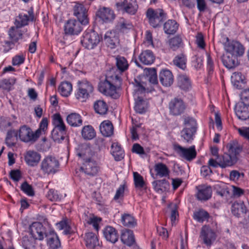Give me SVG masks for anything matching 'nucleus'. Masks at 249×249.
Instances as JSON below:
<instances>
[{"mask_svg": "<svg viewBox=\"0 0 249 249\" xmlns=\"http://www.w3.org/2000/svg\"><path fill=\"white\" fill-rule=\"evenodd\" d=\"M110 77H107L106 79L101 81L98 86L99 90L104 95L111 97L113 99H118L120 94L117 91V87L121 83V78L118 75H115V81Z\"/></svg>", "mask_w": 249, "mask_h": 249, "instance_id": "obj_1", "label": "nucleus"}, {"mask_svg": "<svg viewBox=\"0 0 249 249\" xmlns=\"http://www.w3.org/2000/svg\"><path fill=\"white\" fill-rule=\"evenodd\" d=\"M101 39L102 36L96 32L92 29H88L83 33L81 43L85 49L91 50L99 44Z\"/></svg>", "mask_w": 249, "mask_h": 249, "instance_id": "obj_2", "label": "nucleus"}, {"mask_svg": "<svg viewBox=\"0 0 249 249\" xmlns=\"http://www.w3.org/2000/svg\"><path fill=\"white\" fill-rule=\"evenodd\" d=\"M94 90L92 84L86 79L78 81L77 89L75 94L76 99L81 102H85L89 98Z\"/></svg>", "mask_w": 249, "mask_h": 249, "instance_id": "obj_3", "label": "nucleus"}, {"mask_svg": "<svg viewBox=\"0 0 249 249\" xmlns=\"http://www.w3.org/2000/svg\"><path fill=\"white\" fill-rule=\"evenodd\" d=\"M146 17L149 24L153 28L160 27L166 18V14L162 9L154 10L149 8L146 11Z\"/></svg>", "mask_w": 249, "mask_h": 249, "instance_id": "obj_4", "label": "nucleus"}, {"mask_svg": "<svg viewBox=\"0 0 249 249\" xmlns=\"http://www.w3.org/2000/svg\"><path fill=\"white\" fill-rule=\"evenodd\" d=\"M168 108L171 115L178 116L184 113L186 105L182 99L175 97L169 102Z\"/></svg>", "mask_w": 249, "mask_h": 249, "instance_id": "obj_5", "label": "nucleus"}, {"mask_svg": "<svg viewBox=\"0 0 249 249\" xmlns=\"http://www.w3.org/2000/svg\"><path fill=\"white\" fill-rule=\"evenodd\" d=\"M59 165V161L55 158L48 156L42 160L40 168L43 173L49 175L55 173Z\"/></svg>", "mask_w": 249, "mask_h": 249, "instance_id": "obj_6", "label": "nucleus"}, {"mask_svg": "<svg viewBox=\"0 0 249 249\" xmlns=\"http://www.w3.org/2000/svg\"><path fill=\"white\" fill-rule=\"evenodd\" d=\"M80 170L86 175L93 177L97 174L99 171V167L93 157L84 159Z\"/></svg>", "mask_w": 249, "mask_h": 249, "instance_id": "obj_7", "label": "nucleus"}, {"mask_svg": "<svg viewBox=\"0 0 249 249\" xmlns=\"http://www.w3.org/2000/svg\"><path fill=\"white\" fill-rule=\"evenodd\" d=\"M18 132L19 139L25 142H35L38 138V131L33 132L31 128L26 125L21 126Z\"/></svg>", "mask_w": 249, "mask_h": 249, "instance_id": "obj_8", "label": "nucleus"}, {"mask_svg": "<svg viewBox=\"0 0 249 249\" xmlns=\"http://www.w3.org/2000/svg\"><path fill=\"white\" fill-rule=\"evenodd\" d=\"M174 149L180 157L188 161H192L196 157L197 153L195 145L185 148L177 144L175 145Z\"/></svg>", "mask_w": 249, "mask_h": 249, "instance_id": "obj_9", "label": "nucleus"}, {"mask_svg": "<svg viewBox=\"0 0 249 249\" xmlns=\"http://www.w3.org/2000/svg\"><path fill=\"white\" fill-rule=\"evenodd\" d=\"M200 238L207 247H210L215 240L216 234L209 226L205 225L201 229Z\"/></svg>", "mask_w": 249, "mask_h": 249, "instance_id": "obj_10", "label": "nucleus"}, {"mask_svg": "<svg viewBox=\"0 0 249 249\" xmlns=\"http://www.w3.org/2000/svg\"><path fill=\"white\" fill-rule=\"evenodd\" d=\"M227 42L224 45V48L226 51L230 54L238 56H242L245 51L244 46L239 42L236 41H229V38H227Z\"/></svg>", "mask_w": 249, "mask_h": 249, "instance_id": "obj_11", "label": "nucleus"}, {"mask_svg": "<svg viewBox=\"0 0 249 249\" xmlns=\"http://www.w3.org/2000/svg\"><path fill=\"white\" fill-rule=\"evenodd\" d=\"M82 24L79 20L71 19L67 21L64 26L66 34L69 35H77L82 30Z\"/></svg>", "mask_w": 249, "mask_h": 249, "instance_id": "obj_12", "label": "nucleus"}, {"mask_svg": "<svg viewBox=\"0 0 249 249\" xmlns=\"http://www.w3.org/2000/svg\"><path fill=\"white\" fill-rule=\"evenodd\" d=\"M30 233L32 237L36 240H42L46 236L45 228L40 222H33L29 228Z\"/></svg>", "mask_w": 249, "mask_h": 249, "instance_id": "obj_13", "label": "nucleus"}, {"mask_svg": "<svg viewBox=\"0 0 249 249\" xmlns=\"http://www.w3.org/2000/svg\"><path fill=\"white\" fill-rule=\"evenodd\" d=\"M73 15L80 21L82 25H86L89 23L87 10L84 5L76 3L73 7Z\"/></svg>", "mask_w": 249, "mask_h": 249, "instance_id": "obj_14", "label": "nucleus"}, {"mask_svg": "<svg viewBox=\"0 0 249 249\" xmlns=\"http://www.w3.org/2000/svg\"><path fill=\"white\" fill-rule=\"evenodd\" d=\"M116 5L118 10H122L131 15L135 14L138 7L136 0H124L122 2L117 3Z\"/></svg>", "mask_w": 249, "mask_h": 249, "instance_id": "obj_15", "label": "nucleus"}, {"mask_svg": "<svg viewBox=\"0 0 249 249\" xmlns=\"http://www.w3.org/2000/svg\"><path fill=\"white\" fill-rule=\"evenodd\" d=\"M77 155L83 159L88 158L89 157H93L94 155L89 143H84L80 144L76 148Z\"/></svg>", "mask_w": 249, "mask_h": 249, "instance_id": "obj_16", "label": "nucleus"}, {"mask_svg": "<svg viewBox=\"0 0 249 249\" xmlns=\"http://www.w3.org/2000/svg\"><path fill=\"white\" fill-rule=\"evenodd\" d=\"M47 244L50 249H57L61 246V242L56 232L53 230H50L46 233Z\"/></svg>", "mask_w": 249, "mask_h": 249, "instance_id": "obj_17", "label": "nucleus"}, {"mask_svg": "<svg viewBox=\"0 0 249 249\" xmlns=\"http://www.w3.org/2000/svg\"><path fill=\"white\" fill-rule=\"evenodd\" d=\"M28 15L20 13L16 17L15 24L18 27L21 28L27 25L30 20H33L34 18L33 10L31 9L28 12Z\"/></svg>", "mask_w": 249, "mask_h": 249, "instance_id": "obj_18", "label": "nucleus"}, {"mask_svg": "<svg viewBox=\"0 0 249 249\" xmlns=\"http://www.w3.org/2000/svg\"><path fill=\"white\" fill-rule=\"evenodd\" d=\"M196 196L198 200L206 201L212 196V189L210 186L201 185L196 187Z\"/></svg>", "mask_w": 249, "mask_h": 249, "instance_id": "obj_19", "label": "nucleus"}, {"mask_svg": "<svg viewBox=\"0 0 249 249\" xmlns=\"http://www.w3.org/2000/svg\"><path fill=\"white\" fill-rule=\"evenodd\" d=\"M226 147L229 154L237 161L240 154L243 150L242 146H241L237 141H232L229 142L226 145Z\"/></svg>", "mask_w": 249, "mask_h": 249, "instance_id": "obj_20", "label": "nucleus"}, {"mask_svg": "<svg viewBox=\"0 0 249 249\" xmlns=\"http://www.w3.org/2000/svg\"><path fill=\"white\" fill-rule=\"evenodd\" d=\"M160 81L165 87H170L174 82V77L171 71L168 70H162L159 74Z\"/></svg>", "mask_w": 249, "mask_h": 249, "instance_id": "obj_21", "label": "nucleus"}, {"mask_svg": "<svg viewBox=\"0 0 249 249\" xmlns=\"http://www.w3.org/2000/svg\"><path fill=\"white\" fill-rule=\"evenodd\" d=\"M218 157L220 161V167L222 168L231 167L235 164L237 161L228 151L218 156Z\"/></svg>", "mask_w": 249, "mask_h": 249, "instance_id": "obj_22", "label": "nucleus"}, {"mask_svg": "<svg viewBox=\"0 0 249 249\" xmlns=\"http://www.w3.org/2000/svg\"><path fill=\"white\" fill-rule=\"evenodd\" d=\"M231 211L235 216L240 217L247 213L248 209L243 201H236L232 204Z\"/></svg>", "mask_w": 249, "mask_h": 249, "instance_id": "obj_23", "label": "nucleus"}, {"mask_svg": "<svg viewBox=\"0 0 249 249\" xmlns=\"http://www.w3.org/2000/svg\"><path fill=\"white\" fill-rule=\"evenodd\" d=\"M231 81L233 85L237 89L244 87L246 81L245 77L240 72H235L231 76Z\"/></svg>", "mask_w": 249, "mask_h": 249, "instance_id": "obj_24", "label": "nucleus"}, {"mask_svg": "<svg viewBox=\"0 0 249 249\" xmlns=\"http://www.w3.org/2000/svg\"><path fill=\"white\" fill-rule=\"evenodd\" d=\"M40 154L34 151H28L25 156L26 163L31 166L36 165L40 160Z\"/></svg>", "mask_w": 249, "mask_h": 249, "instance_id": "obj_25", "label": "nucleus"}, {"mask_svg": "<svg viewBox=\"0 0 249 249\" xmlns=\"http://www.w3.org/2000/svg\"><path fill=\"white\" fill-rule=\"evenodd\" d=\"M97 16L106 22L110 21L115 18L113 11L106 7L100 8L97 13Z\"/></svg>", "mask_w": 249, "mask_h": 249, "instance_id": "obj_26", "label": "nucleus"}, {"mask_svg": "<svg viewBox=\"0 0 249 249\" xmlns=\"http://www.w3.org/2000/svg\"><path fill=\"white\" fill-rule=\"evenodd\" d=\"M104 41L108 47L114 49L119 43V38L114 32L108 31L104 36Z\"/></svg>", "mask_w": 249, "mask_h": 249, "instance_id": "obj_27", "label": "nucleus"}, {"mask_svg": "<svg viewBox=\"0 0 249 249\" xmlns=\"http://www.w3.org/2000/svg\"><path fill=\"white\" fill-rule=\"evenodd\" d=\"M103 234L107 240L112 243H115L118 240L117 231L111 226H107L103 230Z\"/></svg>", "mask_w": 249, "mask_h": 249, "instance_id": "obj_28", "label": "nucleus"}, {"mask_svg": "<svg viewBox=\"0 0 249 249\" xmlns=\"http://www.w3.org/2000/svg\"><path fill=\"white\" fill-rule=\"evenodd\" d=\"M140 62L144 65L152 64L155 59V56L152 51L145 50L142 51L139 56Z\"/></svg>", "mask_w": 249, "mask_h": 249, "instance_id": "obj_29", "label": "nucleus"}, {"mask_svg": "<svg viewBox=\"0 0 249 249\" xmlns=\"http://www.w3.org/2000/svg\"><path fill=\"white\" fill-rule=\"evenodd\" d=\"M222 61L223 65L229 69L234 68L238 65L237 57L230 53L223 54Z\"/></svg>", "mask_w": 249, "mask_h": 249, "instance_id": "obj_30", "label": "nucleus"}, {"mask_svg": "<svg viewBox=\"0 0 249 249\" xmlns=\"http://www.w3.org/2000/svg\"><path fill=\"white\" fill-rule=\"evenodd\" d=\"M20 28L17 26L11 27L8 31V35L11 40L18 42L19 39L22 38L23 34L27 30L25 29L21 30Z\"/></svg>", "mask_w": 249, "mask_h": 249, "instance_id": "obj_31", "label": "nucleus"}, {"mask_svg": "<svg viewBox=\"0 0 249 249\" xmlns=\"http://www.w3.org/2000/svg\"><path fill=\"white\" fill-rule=\"evenodd\" d=\"M114 57L117 70L120 73H122L128 70L129 64L124 57L118 55Z\"/></svg>", "mask_w": 249, "mask_h": 249, "instance_id": "obj_32", "label": "nucleus"}, {"mask_svg": "<svg viewBox=\"0 0 249 249\" xmlns=\"http://www.w3.org/2000/svg\"><path fill=\"white\" fill-rule=\"evenodd\" d=\"M100 130L105 137H110L113 134V126L108 120L103 121L100 125Z\"/></svg>", "mask_w": 249, "mask_h": 249, "instance_id": "obj_33", "label": "nucleus"}, {"mask_svg": "<svg viewBox=\"0 0 249 249\" xmlns=\"http://www.w3.org/2000/svg\"><path fill=\"white\" fill-rule=\"evenodd\" d=\"M18 131L14 129L8 130L5 138L6 145L11 147L15 146L18 142Z\"/></svg>", "mask_w": 249, "mask_h": 249, "instance_id": "obj_34", "label": "nucleus"}, {"mask_svg": "<svg viewBox=\"0 0 249 249\" xmlns=\"http://www.w3.org/2000/svg\"><path fill=\"white\" fill-rule=\"evenodd\" d=\"M121 240L128 246H131L135 243L134 235L131 230H126L122 232Z\"/></svg>", "mask_w": 249, "mask_h": 249, "instance_id": "obj_35", "label": "nucleus"}, {"mask_svg": "<svg viewBox=\"0 0 249 249\" xmlns=\"http://www.w3.org/2000/svg\"><path fill=\"white\" fill-rule=\"evenodd\" d=\"M66 120L69 125L73 127L81 126L83 122L81 116L76 113H71L68 115Z\"/></svg>", "mask_w": 249, "mask_h": 249, "instance_id": "obj_36", "label": "nucleus"}, {"mask_svg": "<svg viewBox=\"0 0 249 249\" xmlns=\"http://www.w3.org/2000/svg\"><path fill=\"white\" fill-rule=\"evenodd\" d=\"M154 189L159 193H162L167 191L170 187V184L165 179L155 180L153 182Z\"/></svg>", "mask_w": 249, "mask_h": 249, "instance_id": "obj_37", "label": "nucleus"}, {"mask_svg": "<svg viewBox=\"0 0 249 249\" xmlns=\"http://www.w3.org/2000/svg\"><path fill=\"white\" fill-rule=\"evenodd\" d=\"M111 153L116 161H120L124 158V151L117 142H113L112 144Z\"/></svg>", "mask_w": 249, "mask_h": 249, "instance_id": "obj_38", "label": "nucleus"}, {"mask_svg": "<svg viewBox=\"0 0 249 249\" xmlns=\"http://www.w3.org/2000/svg\"><path fill=\"white\" fill-rule=\"evenodd\" d=\"M53 124L54 125L53 129L63 131H67L66 126L64 121L59 113H55L53 116Z\"/></svg>", "mask_w": 249, "mask_h": 249, "instance_id": "obj_39", "label": "nucleus"}, {"mask_svg": "<svg viewBox=\"0 0 249 249\" xmlns=\"http://www.w3.org/2000/svg\"><path fill=\"white\" fill-rule=\"evenodd\" d=\"M193 217L197 222L203 223L205 221H208L210 218V214L205 210L199 209L194 212Z\"/></svg>", "mask_w": 249, "mask_h": 249, "instance_id": "obj_40", "label": "nucleus"}, {"mask_svg": "<svg viewBox=\"0 0 249 249\" xmlns=\"http://www.w3.org/2000/svg\"><path fill=\"white\" fill-rule=\"evenodd\" d=\"M85 239L87 247L90 249H93L96 246L99 245L97 237L92 232L86 233Z\"/></svg>", "mask_w": 249, "mask_h": 249, "instance_id": "obj_41", "label": "nucleus"}, {"mask_svg": "<svg viewBox=\"0 0 249 249\" xmlns=\"http://www.w3.org/2000/svg\"><path fill=\"white\" fill-rule=\"evenodd\" d=\"M156 175L160 178L167 177L169 176L170 170L167 166L163 163L156 164L154 167Z\"/></svg>", "mask_w": 249, "mask_h": 249, "instance_id": "obj_42", "label": "nucleus"}, {"mask_svg": "<svg viewBox=\"0 0 249 249\" xmlns=\"http://www.w3.org/2000/svg\"><path fill=\"white\" fill-rule=\"evenodd\" d=\"M178 28V23L175 20H168L164 24L163 29L166 34H174Z\"/></svg>", "mask_w": 249, "mask_h": 249, "instance_id": "obj_43", "label": "nucleus"}, {"mask_svg": "<svg viewBox=\"0 0 249 249\" xmlns=\"http://www.w3.org/2000/svg\"><path fill=\"white\" fill-rule=\"evenodd\" d=\"M183 124L184 126L183 128L188 129L197 130V123L196 120L193 117L189 115H183L182 117Z\"/></svg>", "mask_w": 249, "mask_h": 249, "instance_id": "obj_44", "label": "nucleus"}, {"mask_svg": "<svg viewBox=\"0 0 249 249\" xmlns=\"http://www.w3.org/2000/svg\"><path fill=\"white\" fill-rule=\"evenodd\" d=\"M148 107V102L143 100L142 97H138L135 100L134 109L136 112L142 114L146 111Z\"/></svg>", "mask_w": 249, "mask_h": 249, "instance_id": "obj_45", "label": "nucleus"}, {"mask_svg": "<svg viewBox=\"0 0 249 249\" xmlns=\"http://www.w3.org/2000/svg\"><path fill=\"white\" fill-rule=\"evenodd\" d=\"M178 84L180 89L184 90H188L191 88L190 80L186 75H179L178 76Z\"/></svg>", "mask_w": 249, "mask_h": 249, "instance_id": "obj_46", "label": "nucleus"}, {"mask_svg": "<svg viewBox=\"0 0 249 249\" xmlns=\"http://www.w3.org/2000/svg\"><path fill=\"white\" fill-rule=\"evenodd\" d=\"M235 112L237 117L240 120H246L249 118V111L247 106H237Z\"/></svg>", "mask_w": 249, "mask_h": 249, "instance_id": "obj_47", "label": "nucleus"}, {"mask_svg": "<svg viewBox=\"0 0 249 249\" xmlns=\"http://www.w3.org/2000/svg\"><path fill=\"white\" fill-rule=\"evenodd\" d=\"M72 90V84L69 82H62L58 87V91L64 97H68Z\"/></svg>", "mask_w": 249, "mask_h": 249, "instance_id": "obj_48", "label": "nucleus"}, {"mask_svg": "<svg viewBox=\"0 0 249 249\" xmlns=\"http://www.w3.org/2000/svg\"><path fill=\"white\" fill-rule=\"evenodd\" d=\"M94 109L97 113L104 115L107 113L108 106L105 101L99 100L94 102Z\"/></svg>", "mask_w": 249, "mask_h": 249, "instance_id": "obj_49", "label": "nucleus"}, {"mask_svg": "<svg viewBox=\"0 0 249 249\" xmlns=\"http://www.w3.org/2000/svg\"><path fill=\"white\" fill-rule=\"evenodd\" d=\"M121 222L124 226L129 228H133L137 224L134 217L128 213H124L122 215Z\"/></svg>", "mask_w": 249, "mask_h": 249, "instance_id": "obj_50", "label": "nucleus"}, {"mask_svg": "<svg viewBox=\"0 0 249 249\" xmlns=\"http://www.w3.org/2000/svg\"><path fill=\"white\" fill-rule=\"evenodd\" d=\"M82 136L84 139L91 140L96 136L95 131L91 125L85 126L81 132Z\"/></svg>", "mask_w": 249, "mask_h": 249, "instance_id": "obj_51", "label": "nucleus"}, {"mask_svg": "<svg viewBox=\"0 0 249 249\" xmlns=\"http://www.w3.org/2000/svg\"><path fill=\"white\" fill-rule=\"evenodd\" d=\"M196 132V130L183 128L180 132L181 137L183 140L188 143L191 142L194 139V137Z\"/></svg>", "mask_w": 249, "mask_h": 249, "instance_id": "obj_52", "label": "nucleus"}, {"mask_svg": "<svg viewBox=\"0 0 249 249\" xmlns=\"http://www.w3.org/2000/svg\"><path fill=\"white\" fill-rule=\"evenodd\" d=\"M174 64L182 70L186 67V58L183 54L177 55L173 60Z\"/></svg>", "mask_w": 249, "mask_h": 249, "instance_id": "obj_53", "label": "nucleus"}, {"mask_svg": "<svg viewBox=\"0 0 249 249\" xmlns=\"http://www.w3.org/2000/svg\"><path fill=\"white\" fill-rule=\"evenodd\" d=\"M183 45L181 38L178 36H175L169 40L170 48L173 51H176Z\"/></svg>", "mask_w": 249, "mask_h": 249, "instance_id": "obj_54", "label": "nucleus"}, {"mask_svg": "<svg viewBox=\"0 0 249 249\" xmlns=\"http://www.w3.org/2000/svg\"><path fill=\"white\" fill-rule=\"evenodd\" d=\"M67 131L53 129L52 131V137L55 142L60 143L63 141L66 136Z\"/></svg>", "mask_w": 249, "mask_h": 249, "instance_id": "obj_55", "label": "nucleus"}, {"mask_svg": "<svg viewBox=\"0 0 249 249\" xmlns=\"http://www.w3.org/2000/svg\"><path fill=\"white\" fill-rule=\"evenodd\" d=\"M133 178L136 188L142 189L146 187V183L143 180V177L138 172H133Z\"/></svg>", "mask_w": 249, "mask_h": 249, "instance_id": "obj_56", "label": "nucleus"}, {"mask_svg": "<svg viewBox=\"0 0 249 249\" xmlns=\"http://www.w3.org/2000/svg\"><path fill=\"white\" fill-rule=\"evenodd\" d=\"M16 79L14 77L3 79L0 81V86L3 89L10 90L12 86L16 83Z\"/></svg>", "mask_w": 249, "mask_h": 249, "instance_id": "obj_57", "label": "nucleus"}, {"mask_svg": "<svg viewBox=\"0 0 249 249\" xmlns=\"http://www.w3.org/2000/svg\"><path fill=\"white\" fill-rule=\"evenodd\" d=\"M117 27L120 30L124 32L126 30L132 28V25L124 18H121L118 23Z\"/></svg>", "mask_w": 249, "mask_h": 249, "instance_id": "obj_58", "label": "nucleus"}, {"mask_svg": "<svg viewBox=\"0 0 249 249\" xmlns=\"http://www.w3.org/2000/svg\"><path fill=\"white\" fill-rule=\"evenodd\" d=\"M21 190L25 194L30 196L35 195L34 189L31 185L29 184L26 181H24L20 186Z\"/></svg>", "mask_w": 249, "mask_h": 249, "instance_id": "obj_59", "label": "nucleus"}, {"mask_svg": "<svg viewBox=\"0 0 249 249\" xmlns=\"http://www.w3.org/2000/svg\"><path fill=\"white\" fill-rule=\"evenodd\" d=\"M10 118L8 117H0V129L1 130H5L14 123Z\"/></svg>", "mask_w": 249, "mask_h": 249, "instance_id": "obj_60", "label": "nucleus"}, {"mask_svg": "<svg viewBox=\"0 0 249 249\" xmlns=\"http://www.w3.org/2000/svg\"><path fill=\"white\" fill-rule=\"evenodd\" d=\"M207 55V70L209 75L212 74L214 70V65L213 59L211 55L209 53H206Z\"/></svg>", "mask_w": 249, "mask_h": 249, "instance_id": "obj_61", "label": "nucleus"}, {"mask_svg": "<svg viewBox=\"0 0 249 249\" xmlns=\"http://www.w3.org/2000/svg\"><path fill=\"white\" fill-rule=\"evenodd\" d=\"M149 74V81L150 83L153 84L158 83V78L157 75L156 69L155 68H150L148 69Z\"/></svg>", "mask_w": 249, "mask_h": 249, "instance_id": "obj_62", "label": "nucleus"}, {"mask_svg": "<svg viewBox=\"0 0 249 249\" xmlns=\"http://www.w3.org/2000/svg\"><path fill=\"white\" fill-rule=\"evenodd\" d=\"M47 198L51 201H58L60 199L57 192L53 189H50L47 194Z\"/></svg>", "mask_w": 249, "mask_h": 249, "instance_id": "obj_63", "label": "nucleus"}, {"mask_svg": "<svg viewBox=\"0 0 249 249\" xmlns=\"http://www.w3.org/2000/svg\"><path fill=\"white\" fill-rule=\"evenodd\" d=\"M241 99L244 106H249V89H245L242 92Z\"/></svg>", "mask_w": 249, "mask_h": 249, "instance_id": "obj_64", "label": "nucleus"}]
</instances>
